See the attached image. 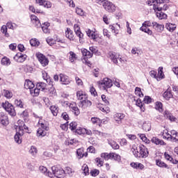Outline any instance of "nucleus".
Segmentation results:
<instances>
[{
	"label": "nucleus",
	"mask_w": 178,
	"mask_h": 178,
	"mask_svg": "<svg viewBox=\"0 0 178 178\" xmlns=\"http://www.w3.org/2000/svg\"><path fill=\"white\" fill-rule=\"evenodd\" d=\"M95 162L97 163V166L99 168L104 166V160H102L101 158L97 157L95 159Z\"/></svg>",
	"instance_id": "obj_60"
},
{
	"label": "nucleus",
	"mask_w": 178,
	"mask_h": 178,
	"mask_svg": "<svg viewBox=\"0 0 178 178\" xmlns=\"http://www.w3.org/2000/svg\"><path fill=\"white\" fill-rule=\"evenodd\" d=\"M171 135L170 138V141L172 143H177L178 142V132L175 130L170 131Z\"/></svg>",
	"instance_id": "obj_26"
},
{
	"label": "nucleus",
	"mask_w": 178,
	"mask_h": 178,
	"mask_svg": "<svg viewBox=\"0 0 178 178\" xmlns=\"http://www.w3.org/2000/svg\"><path fill=\"white\" fill-rule=\"evenodd\" d=\"M29 91H30V95L32 97H38V95H40V90L37 86L35 88H33L31 89Z\"/></svg>",
	"instance_id": "obj_40"
},
{
	"label": "nucleus",
	"mask_w": 178,
	"mask_h": 178,
	"mask_svg": "<svg viewBox=\"0 0 178 178\" xmlns=\"http://www.w3.org/2000/svg\"><path fill=\"white\" fill-rule=\"evenodd\" d=\"M70 129L72 131H76V130H77V122H72L70 124Z\"/></svg>",
	"instance_id": "obj_55"
},
{
	"label": "nucleus",
	"mask_w": 178,
	"mask_h": 178,
	"mask_svg": "<svg viewBox=\"0 0 178 178\" xmlns=\"http://www.w3.org/2000/svg\"><path fill=\"white\" fill-rule=\"evenodd\" d=\"M138 136H139L140 138L143 141V143H145V144H149V143H151V140L147 138L145 134H138Z\"/></svg>",
	"instance_id": "obj_47"
},
{
	"label": "nucleus",
	"mask_w": 178,
	"mask_h": 178,
	"mask_svg": "<svg viewBox=\"0 0 178 178\" xmlns=\"http://www.w3.org/2000/svg\"><path fill=\"white\" fill-rule=\"evenodd\" d=\"M153 9L156 13V17L160 20L168 18V15L165 13L161 12V10H168L169 9V6L166 3H169V0H153Z\"/></svg>",
	"instance_id": "obj_1"
},
{
	"label": "nucleus",
	"mask_w": 178,
	"mask_h": 178,
	"mask_svg": "<svg viewBox=\"0 0 178 178\" xmlns=\"http://www.w3.org/2000/svg\"><path fill=\"white\" fill-rule=\"evenodd\" d=\"M27 56L20 52L17 53L16 55L13 57L14 60L18 63H23V62H24Z\"/></svg>",
	"instance_id": "obj_17"
},
{
	"label": "nucleus",
	"mask_w": 178,
	"mask_h": 178,
	"mask_svg": "<svg viewBox=\"0 0 178 178\" xmlns=\"http://www.w3.org/2000/svg\"><path fill=\"white\" fill-rule=\"evenodd\" d=\"M81 60L84 65H86V66H89V67H91L92 63H91V61L88 60V58L87 57H83L81 58Z\"/></svg>",
	"instance_id": "obj_53"
},
{
	"label": "nucleus",
	"mask_w": 178,
	"mask_h": 178,
	"mask_svg": "<svg viewBox=\"0 0 178 178\" xmlns=\"http://www.w3.org/2000/svg\"><path fill=\"white\" fill-rule=\"evenodd\" d=\"M99 88L103 91H108V88H111L113 86V82L112 79L109 78H104L102 81L97 82Z\"/></svg>",
	"instance_id": "obj_4"
},
{
	"label": "nucleus",
	"mask_w": 178,
	"mask_h": 178,
	"mask_svg": "<svg viewBox=\"0 0 178 178\" xmlns=\"http://www.w3.org/2000/svg\"><path fill=\"white\" fill-rule=\"evenodd\" d=\"M80 105H81L82 108H90L92 105V102L88 98H86L80 102Z\"/></svg>",
	"instance_id": "obj_28"
},
{
	"label": "nucleus",
	"mask_w": 178,
	"mask_h": 178,
	"mask_svg": "<svg viewBox=\"0 0 178 178\" xmlns=\"http://www.w3.org/2000/svg\"><path fill=\"white\" fill-rule=\"evenodd\" d=\"M46 41H47V44L51 46L54 45V44H56V42H61L62 44H63V42H65L63 40L58 39V35H54V38H51V37H48L46 39Z\"/></svg>",
	"instance_id": "obj_16"
},
{
	"label": "nucleus",
	"mask_w": 178,
	"mask_h": 178,
	"mask_svg": "<svg viewBox=\"0 0 178 178\" xmlns=\"http://www.w3.org/2000/svg\"><path fill=\"white\" fill-rule=\"evenodd\" d=\"M130 166L134 169H139V170H144L145 169V165L141 163L131 162Z\"/></svg>",
	"instance_id": "obj_24"
},
{
	"label": "nucleus",
	"mask_w": 178,
	"mask_h": 178,
	"mask_svg": "<svg viewBox=\"0 0 178 178\" xmlns=\"http://www.w3.org/2000/svg\"><path fill=\"white\" fill-rule=\"evenodd\" d=\"M14 104L17 108H24V103L23 101H22V99H16L14 102Z\"/></svg>",
	"instance_id": "obj_44"
},
{
	"label": "nucleus",
	"mask_w": 178,
	"mask_h": 178,
	"mask_svg": "<svg viewBox=\"0 0 178 178\" xmlns=\"http://www.w3.org/2000/svg\"><path fill=\"white\" fill-rule=\"evenodd\" d=\"M109 29H111L112 33H113L114 34H119V30L116 29V26H115L114 24L110 25Z\"/></svg>",
	"instance_id": "obj_62"
},
{
	"label": "nucleus",
	"mask_w": 178,
	"mask_h": 178,
	"mask_svg": "<svg viewBox=\"0 0 178 178\" xmlns=\"http://www.w3.org/2000/svg\"><path fill=\"white\" fill-rule=\"evenodd\" d=\"M49 94L50 97H56V89L54 87V83H52L51 87L49 89Z\"/></svg>",
	"instance_id": "obj_49"
},
{
	"label": "nucleus",
	"mask_w": 178,
	"mask_h": 178,
	"mask_svg": "<svg viewBox=\"0 0 178 178\" xmlns=\"http://www.w3.org/2000/svg\"><path fill=\"white\" fill-rule=\"evenodd\" d=\"M158 74L156 77L157 81H160L162 79H164L165 74H163V67H159L158 69Z\"/></svg>",
	"instance_id": "obj_32"
},
{
	"label": "nucleus",
	"mask_w": 178,
	"mask_h": 178,
	"mask_svg": "<svg viewBox=\"0 0 178 178\" xmlns=\"http://www.w3.org/2000/svg\"><path fill=\"white\" fill-rule=\"evenodd\" d=\"M68 58L71 63H74L76 62V60L77 59V54H76V53H74V51H70Z\"/></svg>",
	"instance_id": "obj_34"
},
{
	"label": "nucleus",
	"mask_w": 178,
	"mask_h": 178,
	"mask_svg": "<svg viewBox=\"0 0 178 178\" xmlns=\"http://www.w3.org/2000/svg\"><path fill=\"white\" fill-rule=\"evenodd\" d=\"M161 136L163 138V140H167V141H170V136H171V133H169V131H168V129H165L163 131V132L161 133Z\"/></svg>",
	"instance_id": "obj_33"
},
{
	"label": "nucleus",
	"mask_w": 178,
	"mask_h": 178,
	"mask_svg": "<svg viewBox=\"0 0 178 178\" xmlns=\"http://www.w3.org/2000/svg\"><path fill=\"white\" fill-rule=\"evenodd\" d=\"M38 126L39 127L37 130L38 137H45L49 131V122L41 117L39 118Z\"/></svg>",
	"instance_id": "obj_2"
},
{
	"label": "nucleus",
	"mask_w": 178,
	"mask_h": 178,
	"mask_svg": "<svg viewBox=\"0 0 178 178\" xmlns=\"http://www.w3.org/2000/svg\"><path fill=\"white\" fill-rule=\"evenodd\" d=\"M1 106H3V109H5L10 116H16V110H15V106L12 104L9 103V102L6 101L5 102H3L1 104Z\"/></svg>",
	"instance_id": "obj_5"
},
{
	"label": "nucleus",
	"mask_w": 178,
	"mask_h": 178,
	"mask_svg": "<svg viewBox=\"0 0 178 178\" xmlns=\"http://www.w3.org/2000/svg\"><path fill=\"white\" fill-rule=\"evenodd\" d=\"M11 62H10V59H9V58L4 56L2 59H1V65H3V66H9V65H10Z\"/></svg>",
	"instance_id": "obj_48"
},
{
	"label": "nucleus",
	"mask_w": 178,
	"mask_h": 178,
	"mask_svg": "<svg viewBox=\"0 0 178 178\" xmlns=\"http://www.w3.org/2000/svg\"><path fill=\"white\" fill-rule=\"evenodd\" d=\"M76 134H79V136H92V131L90 129H87L86 128H83L81 127H79L75 130Z\"/></svg>",
	"instance_id": "obj_12"
},
{
	"label": "nucleus",
	"mask_w": 178,
	"mask_h": 178,
	"mask_svg": "<svg viewBox=\"0 0 178 178\" xmlns=\"http://www.w3.org/2000/svg\"><path fill=\"white\" fill-rule=\"evenodd\" d=\"M36 58H38L40 65H42V66L43 67H45V66H48V65L49 63V60L44 54H42L41 53H37Z\"/></svg>",
	"instance_id": "obj_8"
},
{
	"label": "nucleus",
	"mask_w": 178,
	"mask_h": 178,
	"mask_svg": "<svg viewBox=\"0 0 178 178\" xmlns=\"http://www.w3.org/2000/svg\"><path fill=\"white\" fill-rule=\"evenodd\" d=\"M8 29H10L11 30H13V24L12 22H8L7 25H3L1 26V33H3L5 35V37L8 38L9 33H8Z\"/></svg>",
	"instance_id": "obj_19"
},
{
	"label": "nucleus",
	"mask_w": 178,
	"mask_h": 178,
	"mask_svg": "<svg viewBox=\"0 0 178 178\" xmlns=\"http://www.w3.org/2000/svg\"><path fill=\"white\" fill-rule=\"evenodd\" d=\"M111 155L112 152L108 153V152H104L100 154L101 158H102L104 161H109V159L111 160Z\"/></svg>",
	"instance_id": "obj_42"
},
{
	"label": "nucleus",
	"mask_w": 178,
	"mask_h": 178,
	"mask_svg": "<svg viewBox=\"0 0 178 178\" xmlns=\"http://www.w3.org/2000/svg\"><path fill=\"white\" fill-rule=\"evenodd\" d=\"M82 170L85 176H88V175H90V169L88 168V165L87 164L83 165Z\"/></svg>",
	"instance_id": "obj_51"
},
{
	"label": "nucleus",
	"mask_w": 178,
	"mask_h": 178,
	"mask_svg": "<svg viewBox=\"0 0 178 178\" xmlns=\"http://www.w3.org/2000/svg\"><path fill=\"white\" fill-rule=\"evenodd\" d=\"M119 54L115 52V51H109L108 53V58L111 59L115 63V65H118V59H119Z\"/></svg>",
	"instance_id": "obj_20"
},
{
	"label": "nucleus",
	"mask_w": 178,
	"mask_h": 178,
	"mask_svg": "<svg viewBox=\"0 0 178 178\" xmlns=\"http://www.w3.org/2000/svg\"><path fill=\"white\" fill-rule=\"evenodd\" d=\"M109 29H111L112 33H113L114 34H119V30L116 29V26H115L114 24L110 25Z\"/></svg>",
	"instance_id": "obj_63"
},
{
	"label": "nucleus",
	"mask_w": 178,
	"mask_h": 178,
	"mask_svg": "<svg viewBox=\"0 0 178 178\" xmlns=\"http://www.w3.org/2000/svg\"><path fill=\"white\" fill-rule=\"evenodd\" d=\"M3 91L4 97H6V98H7L8 99H10V98L13 97V93L12 92V91L5 90V89Z\"/></svg>",
	"instance_id": "obj_50"
},
{
	"label": "nucleus",
	"mask_w": 178,
	"mask_h": 178,
	"mask_svg": "<svg viewBox=\"0 0 178 178\" xmlns=\"http://www.w3.org/2000/svg\"><path fill=\"white\" fill-rule=\"evenodd\" d=\"M75 81L77 86H84V83L83 82V80H81V79H80L79 76H75Z\"/></svg>",
	"instance_id": "obj_61"
},
{
	"label": "nucleus",
	"mask_w": 178,
	"mask_h": 178,
	"mask_svg": "<svg viewBox=\"0 0 178 178\" xmlns=\"http://www.w3.org/2000/svg\"><path fill=\"white\" fill-rule=\"evenodd\" d=\"M109 29H111L112 33H113L114 34H119V30L116 29V26H115L114 24L110 25Z\"/></svg>",
	"instance_id": "obj_64"
},
{
	"label": "nucleus",
	"mask_w": 178,
	"mask_h": 178,
	"mask_svg": "<svg viewBox=\"0 0 178 178\" xmlns=\"http://www.w3.org/2000/svg\"><path fill=\"white\" fill-rule=\"evenodd\" d=\"M53 116H58V113H59V107L56 105H52L49 108Z\"/></svg>",
	"instance_id": "obj_36"
},
{
	"label": "nucleus",
	"mask_w": 178,
	"mask_h": 178,
	"mask_svg": "<svg viewBox=\"0 0 178 178\" xmlns=\"http://www.w3.org/2000/svg\"><path fill=\"white\" fill-rule=\"evenodd\" d=\"M121 160L122 157L120 156V155L116 153L111 152V161H117V162H120Z\"/></svg>",
	"instance_id": "obj_45"
},
{
	"label": "nucleus",
	"mask_w": 178,
	"mask_h": 178,
	"mask_svg": "<svg viewBox=\"0 0 178 178\" xmlns=\"http://www.w3.org/2000/svg\"><path fill=\"white\" fill-rule=\"evenodd\" d=\"M59 77H60V81L61 84L67 86L70 83V79H69L67 75H66L65 74H60Z\"/></svg>",
	"instance_id": "obj_21"
},
{
	"label": "nucleus",
	"mask_w": 178,
	"mask_h": 178,
	"mask_svg": "<svg viewBox=\"0 0 178 178\" xmlns=\"http://www.w3.org/2000/svg\"><path fill=\"white\" fill-rule=\"evenodd\" d=\"M99 175V170L98 169H93L90 170V176L92 177H97Z\"/></svg>",
	"instance_id": "obj_59"
},
{
	"label": "nucleus",
	"mask_w": 178,
	"mask_h": 178,
	"mask_svg": "<svg viewBox=\"0 0 178 178\" xmlns=\"http://www.w3.org/2000/svg\"><path fill=\"white\" fill-rule=\"evenodd\" d=\"M152 26V23L149 21H145L143 23L142 26L140 28V31H143L148 34V35H152V31L149 29L148 27H151Z\"/></svg>",
	"instance_id": "obj_7"
},
{
	"label": "nucleus",
	"mask_w": 178,
	"mask_h": 178,
	"mask_svg": "<svg viewBox=\"0 0 178 178\" xmlns=\"http://www.w3.org/2000/svg\"><path fill=\"white\" fill-rule=\"evenodd\" d=\"M86 34L90 40H92L93 41H97V39L98 38V33H97V29H88L86 30Z\"/></svg>",
	"instance_id": "obj_13"
},
{
	"label": "nucleus",
	"mask_w": 178,
	"mask_h": 178,
	"mask_svg": "<svg viewBox=\"0 0 178 178\" xmlns=\"http://www.w3.org/2000/svg\"><path fill=\"white\" fill-rule=\"evenodd\" d=\"M24 134H22V132L20 131L17 132V134L14 136V140L15 143H17V144H22V136Z\"/></svg>",
	"instance_id": "obj_38"
},
{
	"label": "nucleus",
	"mask_w": 178,
	"mask_h": 178,
	"mask_svg": "<svg viewBox=\"0 0 178 178\" xmlns=\"http://www.w3.org/2000/svg\"><path fill=\"white\" fill-rule=\"evenodd\" d=\"M124 118H126V115L123 113H115L113 115V121L117 124H122L123 123V120H124Z\"/></svg>",
	"instance_id": "obj_9"
},
{
	"label": "nucleus",
	"mask_w": 178,
	"mask_h": 178,
	"mask_svg": "<svg viewBox=\"0 0 178 178\" xmlns=\"http://www.w3.org/2000/svg\"><path fill=\"white\" fill-rule=\"evenodd\" d=\"M163 98L165 99H167V101H169L170 98H173V94H172V91L167 90L163 94Z\"/></svg>",
	"instance_id": "obj_41"
},
{
	"label": "nucleus",
	"mask_w": 178,
	"mask_h": 178,
	"mask_svg": "<svg viewBox=\"0 0 178 178\" xmlns=\"http://www.w3.org/2000/svg\"><path fill=\"white\" fill-rule=\"evenodd\" d=\"M81 54L83 56V58H92L93 54L91 53V51H88L86 49H81Z\"/></svg>",
	"instance_id": "obj_37"
},
{
	"label": "nucleus",
	"mask_w": 178,
	"mask_h": 178,
	"mask_svg": "<svg viewBox=\"0 0 178 178\" xmlns=\"http://www.w3.org/2000/svg\"><path fill=\"white\" fill-rule=\"evenodd\" d=\"M151 141L153 144H156V145H166V143L163 140L159 139L156 137H153Z\"/></svg>",
	"instance_id": "obj_29"
},
{
	"label": "nucleus",
	"mask_w": 178,
	"mask_h": 178,
	"mask_svg": "<svg viewBox=\"0 0 178 178\" xmlns=\"http://www.w3.org/2000/svg\"><path fill=\"white\" fill-rule=\"evenodd\" d=\"M51 170L54 176H56V177H58V178L65 177V170L63 169L58 168L56 166H53L51 167Z\"/></svg>",
	"instance_id": "obj_11"
},
{
	"label": "nucleus",
	"mask_w": 178,
	"mask_h": 178,
	"mask_svg": "<svg viewBox=\"0 0 178 178\" xmlns=\"http://www.w3.org/2000/svg\"><path fill=\"white\" fill-rule=\"evenodd\" d=\"M86 98H88V95L86 92V91L83 90H79L76 91V99L78 101H83V99H86Z\"/></svg>",
	"instance_id": "obj_18"
},
{
	"label": "nucleus",
	"mask_w": 178,
	"mask_h": 178,
	"mask_svg": "<svg viewBox=\"0 0 178 178\" xmlns=\"http://www.w3.org/2000/svg\"><path fill=\"white\" fill-rule=\"evenodd\" d=\"M102 99L104 102V104H106V105L111 104V103L109 102L111 101V99H109V97H107L106 95H102Z\"/></svg>",
	"instance_id": "obj_58"
},
{
	"label": "nucleus",
	"mask_w": 178,
	"mask_h": 178,
	"mask_svg": "<svg viewBox=\"0 0 178 178\" xmlns=\"http://www.w3.org/2000/svg\"><path fill=\"white\" fill-rule=\"evenodd\" d=\"M156 165L159 166V168L169 169V165L161 159H156Z\"/></svg>",
	"instance_id": "obj_27"
},
{
	"label": "nucleus",
	"mask_w": 178,
	"mask_h": 178,
	"mask_svg": "<svg viewBox=\"0 0 178 178\" xmlns=\"http://www.w3.org/2000/svg\"><path fill=\"white\" fill-rule=\"evenodd\" d=\"M131 151L136 158H147L148 156V149L145 145L139 146V151L137 149V145H133Z\"/></svg>",
	"instance_id": "obj_3"
},
{
	"label": "nucleus",
	"mask_w": 178,
	"mask_h": 178,
	"mask_svg": "<svg viewBox=\"0 0 178 178\" xmlns=\"http://www.w3.org/2000/svg\"><path fill=\"white\" fill-rule=\"evenodd\" d=\"M88 156V152H85L84 147L76 149V158H78V159H83V158H87Z\"/></svg>",
	"instance_id": "obj_15"
},
{
	"label": "nucleus",
	"mask_w": 178,
	"mask_h": 178,
	"mask_svg": "<svg viewBox=\"0 0 178 178\" xmlns=\"http://www.w3.org/2000/svg\"><path fill=\"white\" fill-rule=\"evenodd\" d=\"M65 37L70 40V41H74L76 36H74V33L70 29V28H67L65 31Z\"/></svg>",
	"instance_id": "obj_22"
},
{
	"label": "nucleus",
	"mask_w": 178,
	"mask_h": 178,
	"mask_svg": "<svg viewBox=\"0 0 178 178\" xmlns=\"http://www.w3.org/2000/svg\"><path fill=\"white\" fill-rule=\"evenodd\" d=\"M38 152V149H37V147L35 146H31V149H29V154L31 155H37V153Z\"/></svg>",
	"instance_id": "obj_57"
},
{
	"label": "nucleus",
	"mask_w": 178,
	"mask_h": 178,
	"mask_svg": "<svg viewBox=\"0 0 178 178\" xmlns=\"http://www.w3.org/2000/svg\"><path fill=\"white\" fill-rule=\"evenodd\" d=\"M30 44L31 47H38V45H40V41L35 38L31 39L30 40Z\"/></svg>",
	"instance_id": "obj_56"
},
{
	"label": "nucleus",
	"mask_w": 178,
	"mask_h": 178,
	"mask_svg": "<svg viewBox=\"0 0 178 178\" xmlns=\"http://www.w3.org/2000/svg\"><path fill=\"white\" fill-rule=\"evenodd\" d=\"M36 87L38 88L39 91H45V90H47V83L38 82L36 84Z\"/></svg>",
	"instance_id": "obj_39"
},
{
	"label": "nucleus",
	"mask_w": 178,
	"mask_h": 178,
	"mask_svg": "<svg viewBox=\"0 0 178 178\" xmlns=\"http://www.w3.org/2000/svg\"><path fill=\"white\" fill-rule=\"evenodd\" d=\"M103 8L105 9V10L109 12L110 13H113V12L116 10V6H115V4L108 1L103 3Z\"/></svg>",
	"instance_id": "obj_10"
},
{
	"label": "nucleus",
	"mask_w": 178,
	"mask_h": 178,
	"mask_svg": "<svg viewBox=\"0 0 178 178\" xmlns=\"http://www.w3.org/2000/svg\"><path fill=\"white\" fill-rule=\"evenodd\" d=\"M109 145H111V147H112L113 149H119V148H120L119 144H118V143H116V141L115 140H111L109 142Z\"/></svg>",
	"instance_id": "obj_52"
},
{
	"label": "nucleus",
	"mask_w": 178,
	"mask_h": 178,
	"mask_svg": "<svg viewBox=\"0 0 178 178\" xmlns=\"http://www.w3.org/2000/svg\"><path fill=\"white\" fill-rule=\"evenodd\" d=\"M15 129H18V131L22 132V134H24L25 133H29V127L26 126V124H24V122L22 120H19L17 122V124L15 125Z\"/></svg>",
	"instance_id": "obj_6"
},
{
	"label": "nucleus",
	"mask_w": 178,
	"mask_h": 178,
	"mask_svg": "<svg viewBox=\"0 0 178 178\" xmlns=\"http://www.w3.org/2000/svg\"><path fill=\"white\" fill-rule=\"evenodd\" d=\"M24 87V88H26V90H32V88H34V87H35V85H34V83L30 79H26Z\"/></svg>",
	"instance_id": "obj_25"
},
{
	"label": "nucleus",
	"mask_w": 178,
	"mask_h": 178,
	"mask_svg": "<svg viewBox=\"0 0 178 178\" xmlns=\"http://www.w3.org/2000/svg\"><path fill=\"white\" fill-rule=\"evenodd\" d=\"M152 26L156 29L157 31H159V33H162V31L165 30V26L163 24H159L157 22H153Z\"/></svg>",
	"instance_id": "obj_30"
},
{
	"label": "nucleus",
	"mask_w": 178,
	"mask_h": 178,
	"mask_svg": "<svg viewBox=\"0 0 178 178\" xmlns=\"http://www.w3.org/2000/svg\"><path fill=\"white\" fill-rule=\"evenodd\" d=\"M69 108L71 112H72L75 116H79V115H80V109L77 106V104H76V102H72L70 103L69 104Z\"/></svg>",
	"instance_id": "obj_14"
},
{
	"label": "nucleus",
	"mask_w": 178,
	"mask_h": 178,
	"mask_svg": "<svg viewBox=\"0 0 178 178\" xmlns=\"http://www.w3.org/2000/svg\"><path fill=\"white\" fill-rule=\"evenodd\" d=\"M155 109L156 111H159V112H163V104L161 102H156L155 103Z\"/></svg>",
	"instance_id": "obj_43"
},
{
	"label": "nucleus",
	"mask_w": 178,
	"mask_h": 178,
	"mask_svg": "<svg viewBox=\"0 0 178 178\" xmlns=\"http://www.w3.org/2000/svg\"><path fill=\"white\" fill-rule=\"evenodd\" d=\"M177 26L175 24H172V23H167L165 24V29L170 31V33H173V31H175V30H176L177 29Z\"/></svg>",
	"instance_id": "obj_35"
},
{
	"label": "nucleus",
	"mask_w": 178,
	"mask_h": 178,
	"mask_svg": "<svg viewBox=\"0 0 178 178\" xmlns=\"http://www.w3.org/2000/svg\"><path fill=\"white\" fill-rule=\"evenodd\" d=\"M135 94L136 95H138V97H140V98H143V97H144V94L141 91V88L138 87H136L135 88Z\"/></svg>",
	"instance_id": "obj_54"
},
{
	"label": "nucleus",
	"mask_w": 178,
	"mask_h": 178,
	"mask_svg": "<svg viewBox=\"0 0 178 178\" xmlns=\"http://www.w3.org/2000/svg\"><path fill=\"white\" fill-rule=\"evenodd\" d=\"M91 122L92 124H96V126H101L102 121L99 118L93 117L91 118Z\"/></svg>",
	"instance_id": "obj_46"
},
{
	"label": "nucleus",
	"mask_w": 178,
	"mask_h": 178,
	"mask_svg": "<svg viewBox=\"0 0 178 178\" xmlns=\"http://www.w3.org/2000/svg\"><path fill=\"white\" fill-rule=\"evenodd\" d=\"M42 76L43 80H45L49 86H52L54 84V81H52V79H51V76H49V74H48V72L46 71H42Z\"/></svg>",
	"instance_id": "obj_23"
},
{
	"label": "nucleus",
	"mask_w": 178,
	"mask_h": 178,
	"mask_svg": "<svg viewBox=\"0 0 178 178\" xmlns=\"http://www.w3.org/2000/svg\"><path fill=\"white\" fill-rule=\"evenodd\" d=\"M51 24L49 22H44V24H42V30L43 33L45 34H49L50 33V29L49 26Z\"/></svg>",
	"instance_id": "obj_31"
}]
</instances>
